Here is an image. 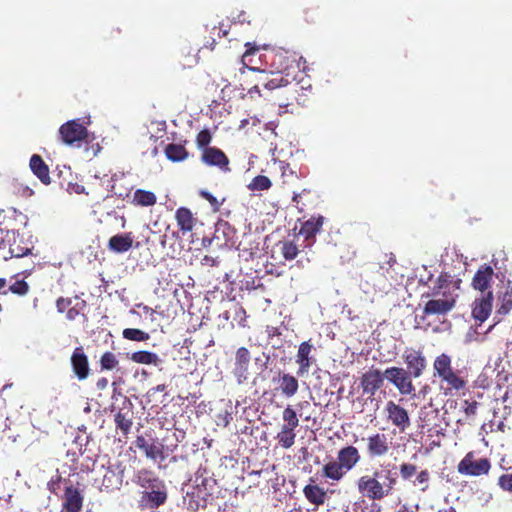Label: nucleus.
Segmentation results:
<instances>
[{
  "instance_id": "f257e3e1",
  "label": "nucleus",
  "mask_w": 512,
  "mask_h": 512,
  "mask_svg": "<svg viewBox=\"0 0 512 512\" xmlns=\"http://www.w3.org/2000/svg\"><path fill=\"white\" fill-rule=\"evenodd\" d=\"M261 86L271 91V99L274 105L285 109V112H293L294 106H304L306 104V93H299L300 87L298 84L282 75L273 74V77H266L263 79Z\"/></svg>"
},
{
  "instance_id": "f03ea898",
  "label": "nucleus",
  "mask_w": 512,
  "mask_h": 512,
  "mask_svg": "<svg viewBox=\"0 0 512 512\" xmlns=\"http://www.w3.org/2000/svg\"><path fill=\"white\" fill-rule=\"evenodd\" d=\"M398 483L397 473L391 470H374L361 475L355 482L358 493L370 501H381L391 496Z\"/></svg>"
},
{
  "instance_id": "7ed1b4c3",
  "label": "nucleus",
  "mask_w": 512,
  "mask_h": 512,
  "mask_svg": "<svg viewBox=\"0 0 512 512\" xmlns=\"http://www.w3.org/2000/svg\"><path fill=\"white\" fill-rule=\"evenodd\" d=\"M359 449L353 445H346L337 451L335 460H330L322 466L321 476L328 482L338 483L352 471L361 461Z\"/></svg>"
},
{
  "instance_id": "20e7f679",
  "label": "nucleus",
  "mask_w": 512,
  "mask_h": 512,
  "mask_svg": "<svg viewBox=\"0 0 512 512\" xmlns=\"http://www.w3.org/2000/svg\"><path fill=\"white\" fill-rule=\"evenodd\" d=\"M245 46L247 47L246 51L242 55V63L244 67H247L249 70L255 72H259L260 77L258 79V83L249 87L247 76L245 75V72L243 71V68L240 69L241 71V79L239 82V85L236 83L233 84L234 89H241L242 91L247 90L248 92H251L253 89H256L259 91L260 85H262L263 79L268 77V74L266 73L265 68H261L260 66H257L258 62L262 61V58H264L265 54H262L260 52V47L256 46L255 44L246 43ZM232 83L229 82L227 86H231ZM242 95L243 92H241Z\"/></svg>"
},
{
  "instance_id": "39448f33",
  "label": "nucleus",
  "mask_w": 512,
  "mask_h": 512,
  "mask_svg": "<svg viewBox=\"0 0 512 512\" xmlns=\"http://www.w3.org/2000/svg\"><path fill=\"white\" fill-rule=\"evenodd\" d=\"M433 369L434 376L446 383L449 390L460 391L466 387L467 381L459 371L453 369L452 359L448 354L442 353L437 356L433 362Z\"/></svg>"
},
{
  "instance_id": "423d86ee",
  "label": "nucleus",
  "mask_w": 512,
  "mask_h": 512,
  "mask_svg": "<svg viewBox=\"0 0 512 512\" xmlns=\"http://www.w3.org/2000/svg\"><path fill=\"white\" fill-rule=\"evenodd\" d=\"M264 60L266 64L269 63L272 69L270 71L271 77H273V74H279L289 78L290 71L298 69L296 55L286 50L271 49L264 55Z\"/></svg>"
},
{
  "instance_id": "0eeeda50",
  "label": "nucleus",
  "mask_w": 512,
  "mask_h": 512,
  "mask_svg": "<svg viewBox=\"0 0 512 512\" xmlns=\"http://www.w3.org/2000/svg\"><path fill=\"white\" fill-rule=\"evenodd\" d=\"M458 296V293L446 290L440 296L428 297L422 309L421 319L424 320L427 316H446L455 308Z\"/></svg>"
},
{
  "instance_id": "6e6552de",
  "label": "nucleus",
  "mask_w": 512,
  "mask_h": 512,
  "mask_svg": "<svg viewBox=\"0 0 512 512\" xmlns=\"http://www.w3.org/2000/svg\"><path fill=\"white\" fill-rule=\"evenodd\" d=\"M385 378L399 391L401 395H412L415 386L412 382L413 375L402 367H389L384 371Z\"/></svg>"
},
{
  "instance_id": "1a4fd4ad",
  "label": "nucleus",
  "mask_w": 512,
  "mask_h": 512,
  "mask_svg": "<svg viewBox=\"0 0 512 512\" xmlns=\"http://www.w3.org/2000/svg\"><path fill=\"white\" fill-rule=\"evenodd\" d=\"M491 468L488 458H476L474 451L468 452L464 458L458 463L457 471L461 475L481 476L487 475Z\"/></svg>"
},
{
  "instance_id": "9d476101",
  "label": "nucleus",
  "mask_w": 512,
  "mask_h": 512,
  "mask_svg": "<svg viewBox=\"0 0 512 512\" xmlns=\"http://www.w3.org/2000/svg\"><path fill=\"white\" fill-rule=\"evenodd\" d=\"M365 452L370 459H379L388 455L391 449V443L387 435L379 432L372 433L366 438Z\"/></svg>"
},
{
  "instance_id": "9b49d317",
  "label": "nucleus",
  "mask_w": 512,
  "mask_h": 512,
  "mask_svg": "<svg viewBox=\"0 0 512 512\" xmlns=\"http://www.w3.org/2000/svg\"><path fill=\"white\" fill-rule=\"evenodd\" d=\"M59 136L64 144L74 145L86 140L88 130L79 122V119L70 120L60 126Z\"/></svg>"
},
{
  "instance_id": "f8f14e48",
  "label": "nucleus",
  "mask_w": 512,
  "mask_h": 512,
  "mask_svg": "<svg viewBox=\"0 0 512 512\" xmlns=\"http://www.w3.org/2000/svg\"><path fill=\"white\" fill-rule=\"evenodd\" d=\"M386 419L400 433H404L411 425V420L408 411L401 405L389 400L385 405Z\"/></svg>"
},
{
  "instance_id": "ddd939ff",
  "label": "nucleus",
  "mask_w": 512,
  "mask_h": 512,
  "mask_svg": "<svg viewBox=\"0 0 512 512\" xmlns=\"http://www.w3.org/2000/svg\"><path fill=\"white\" fill-rule=\"evenodd\" d=\"M406 370L409 371L414 378H419L427 367V360L420 349L406 348L402 354Z\"/></svg>"
},
{
  "instance_id": "4468645a",
  "label": "nucleus",
  "mask_w": 512,
  "mask_h": 512,
  "mask_svg": "<svg viewBox=\"0 0 512 512\" xmlns=\"http://www.w3.org/2000/svg\"><path fill=\"white\" fill-rule=\"evenodd\" d=\"M72 371L79 381H83L90 375L88 357L82 346L76 347L70 357Z\"/></svg>"
},
{
  "instance_id": "2eb2a0df",
  "label": "nucleus",
  "mask_w": 512,
  "mask_h": 512,
  "mask_svg": "<svg viewBox=\"0 0 512 512\" xmlns=\"http://www.w3.org/2000/svg\"><path fill=\"white\" fill-rule=\"evenodd\" d=\"M384 372L382 373L379 369L371 368L360 378V385L363 390V394H368L370 396H374L375 393L383 386L384 384Z\"/></svg>"
},
{
  "instance_id": "dca6fc26",
  "label": "nucleus",
  "mask_w": 512,
  "mask_h": 512,
  "mask_svg": "<svg viewBox=\"0 0 512 512\" xmlns=\"http://www.w3.org/2000/svg\"><path fill=\"white\" fill-rule=\"evenodd\" d=\"M124 406L119 409L114 415V422L116 429L120 430L123 435H128L133 425V404L131 401L124 397Z\"/></svg>"
},
{
  "instance_id": "f3484780",
  "label": "nucleus",
  "mask_w": 512,
  "mask_h": 512,
  "mask_svg": "<svg viewBox=\"0 0 512 512\" xmlns=\"http://www.w3.org/2000/svg\"><path fill=\"white\" fill-rule=\"evenodd\" d=\"M325 218L321 215L312 216L302 223L299 235L307 242L306 246L311 247L316 241V235L321 231Z\"/></svg>"
},
{
  "instance_id": "a211bd4d",
  "label": "nucleus",
  "mask_w": 512,
  "mask_h": 512,
  "mask_svg": "<svg viewBox=\"0 0 512 512\" xmlns=\"http://www.w3.org/2000/svg\"><path fill=\"white\" fill-rule=\"evenodd\" d=\"M493 293L488 291L485 295L475 299L472 309V316L475 320L483 323L492 311Z\"/></svg>"
},
{
  "instance_id": "6ab92c4d",
  "label": "nucleus",
  "mask_w": 512,
  "mask_h": 512,
  "mask_svg": "<svg viewBox=\"0 0 512 512\" xmlns=\"http://www.w3.org/2000/svg\"><path fill=\"white\" fill-rule=\"evenodd\" d=\"M83 507V496L80 490L69 484L65 487L62 509L68 512H80Z\"/></svg>"
},
{
  "instance_id": "aec40b11",
  "label": "nucleus",
  "mask_w": 512,
  "mask_h": 512,
  "mask_svg": "<svg viewBox=\"0 0 512 512\" xmlns=\"http://www.w3.org/2000/svg\"><path fill=\"white\" fill-rule=\"evenodd\" d=\"M250 359V352L247 348L240 347L237 350L233 374L235 375L239 383L247 379Z\"/></svg>"
},
{
  "instance_id": "412c9836",
  "label": "nucleus",
  "mask_w": 512,
  "mask_h": 512,
  "mask_svg": "<svg viewBox=\"0 0 512 512\" xmlns=\"http://www.w3.org/2000/svg\"><path fill=\"white\" fill-rule=\"evenodd\" d=\"M493 276V268L490 265L483 264L478 268V270L474 274L471 285L475 290L485 292L487 289L490 288Z\"/></svg>"
},
{
  "instance_id": "4be33fe9",
  "label": "nucleus",
  "mask_w": 512,
  "mask_h": 512,
  "mask_svg": "<svg viewBox=\"0 0 512 512\" xmlns=\"http://www.w3.org/2000/svg\"><path fill=\"white\" fill-rule=\"evenodd\" d=\"M309 481L310 483L305 485L303 488V494L306 500L316 507L322 506L327 499V493L325 489L317 484H314L313 478H310Z\"/></svg>"
},
{
  "instance_id": "5701e85b",
  "label": "nucleus",
  "mask_w": 512,
  "mask_h": 512,
  "mask_svg": "<svg viewBox=\"0 0 512 512\" xmlns=\"http://www.w3.org/2000/svg\"><path fill=\"white\" fill-rule=\"evenodd\" d=\"M135 446L144 452L145 456L152 460L163 459L162 446L155 441L149 442L144 436L138 435L134 441Z\"/></svg>"
},
{
  "instance_id": "b1692460",
  "label": "nucleus",
  "mask_w": 512,
  "mask_h": 512,
  "mask_svg": "<svg viewBox=\"0 0 512 512\" xmlns=\"http://www.w3.org/2000/svg\"><path fill=\"white\" fill-rule=\"evenodd\" d=\"M312 348L313 346L310 341H304L299 345L296 355V362L299 365L297 370L298 376H303L305 373H308L312 364L310 357Z\"/></svg>"
},
{
  "instance_id": "393cba45",
  "label": "nucleus",
  "mask_w": 512,
  "mask_h": 512,
  "mask_svg": "<svg viewBox=\"0 0 512 512\" xmlns=\"http://www.w3.org/2000/svg\"><path fill=\"white\" fill-rule=\"evenodd\" d=\"M29 167L33 174L44 184L51 183L50 171L48 165L38 154H33L29 161Z\"/></svg>"
},
{
  "instance_id": "a878e982",
  "label": "nucleus",
  "mask_w": 512,
  "mask_h": 512,
  "mask_svg": "<svg viewBox=\"0 0 512 512\" xmlns=\"http://www.w3.org/2000/svg\"><path fill=\"white\" fill-rule=\"evenodd\" d=\"M175 219L179 230L183 235L191 232L197 222V219L194 217L193 213L190 209L186 207H180L175 212Z\"/></svg>"
},
{
  "instance_id": "bb28decb",
  "label": "nucleus",
  "mask_w": 512,
  "mask_h": 512,
  "mask_svg": "<svg viewBox=\"0 0 512 512\" xmlns=\"http://www.w3.org/2000/svg\"><path fill=\"white\" fill-rule=\"evenodd\" d=\"M457 289H459V286L452 285L451 276L446 272H442L438 276L434 286L431 288V292L423 294L422 298L430 296H440V294H443L446 290L454 291V293H457Z\"/></svg>"
},
{
  "instance_id": "cd10ccee",
  "label": "nucleus",
  "mask_w": 512,
  "mask_h": 512,
  "mask_svg": "<svg viewBox=\"0 0 512 512\" xmlns=\"http://www.w3.org/2000/svg\"><path fill=\"white\" fill-rule=\"evenodd\" d=\"M167 500V493L164 489H152V491H144L141 496V503L150 508H158L163 505Z\"/></svg>"
},
{
  "instance_id": "c85d7f7f",
  "label": "nucleus",
  "mask_w": 512,
  "mask_h": 512,
  "mask_svg": "<svg viewBox=\"0 0 512 512\" xmlns=\"http://www.w3.org/2000/svg\"><path fill=\"white\" fill-rule=\"evenodd\" d=\"M278 382V389L286 398H291L297 393L299 388V382L295 376L289 373H282L279 375Z\"/></svg>"
},
{
  "instance_id": "c756f323",
  "label": "nucleus",
  "mask_w": 512,
  "mask_h": 512,
  "mask_svg": "<svg viewBox=\"0 0 512 512\" xmlns=\"http://www.w3.org/2000/svg\"><path fill=\"white\" fill-rule=\"evenodd\" d=\"M133 237L131 233L117 234L112 236L108 242L109 250L116 253H124L131 249Z\"/></svg>"
},
{
  "instance_id": "7c9ffc66",
  "label": "nucleus",
  "mask_w": 512,
  "mask_h": 512,
  "mask_svg": "<svg viewBox=\"0 0 512 512\" xmlns=\"http://www.w3.org/2000/svg\"><path fill=\"white\" fill-rule=\"evenodd\" d=\"M122 485V475L117 473L115 470L110 467L105 469L103 474V479L101 482V490L104 491H113L119 489Z\"/></svg>"
},
{
  "instance_id": "2f4dec72",
  "label": "nucleus",
  "mask_w": 512,
  "mask_h": 512,
  "mask_svg": "<svg viewBox=\"0 0 512 512\" xmlns=\"http://www.w3.org/2000/svg\"><path fill=\"white\" fill-rule=\"evenodd\" d=\"M128 359L137 364L158 366L161 362L159 356L151 351L140 350L127 354Z\"/></svg>"
},
{
  "instance_id": "473e14b6",
  "label": "nucleus",
  "mask_w": 512,
  "mask_h": 512,
  "mask_svg": "<svg viewBox=\"0 0 512 512\" xmlns=\"http://www.w3.org/2000/svg\"><path fill=\"white\" fill-rule=\"evenodd\" d=\"M318 195L310 188H304L299 193H294L292 201L296 204L300 211H303L304 207L314 204L317 200Z\"/></svg>"
},
{
  "instance_id": "72a5a7b5",
  "label": "nucleus",
  "mask_w": 512,
  "mask_h": 512,
  "mask_svg": "<svg viewBox=\"0 0 512 512\" xmlns=\"http://www.w3.org/2000/svg\"><path fill=\"white\" fill-rule=\"evenodd\" d=\"M294 427L282 425L280 431L277 433L276 439L278 444L285 448H291L295 443L296 433Z\"/></svg>"
},
{
  "instance_id": "f704fd0d",
  "label": "nucleus",
  "mask_w": 512,
  "mask_h": 512,
  "mask_svg": "<svg viewBox=\"0 0 512 512\" xmlns=\"http://www.w3.org/2000/svg\"><path fill=\"white\" fill-rule=\"evenodd\" d=\"M134 482L142 488H156L160 482L153 477L152 472L146 469L139 470L135 475Z\"/></svg>"
},
{
  "instance_id": "c9c22d12",
  "label": "nucleus",
  "mask_w": 512,
  "mask_h": 512,
  "mask_svg": "<svg viewBox=\"0 0 512 512\" xmlns=\"http://www.w3.org/2000/svg\"><path fill=\"white\" fill-rule=\"evenodd\" d=\"M165 155L169 160L178 162L185 160L188 152L183 145L171 143L166 146Z\"/></svg>"
},
{
  "instance_id": "e433bc0d",
  "label": "nucleus",
  "mask_w": 512,
  "mask_h": 512,
  "mask_svg": "<svg viewBox=\"0 0 512 512\" xmlns=\"http://www.w3.org/2000/svg\"><path fill=\"white\" fill-rule=\"evenodd\" d=\"M156 201V195L151 191L137 189L134 192L133 203L138 206H153Z\"/></svg>"
},
{
  "instance_id": "4c0bfd02",
  "label": "nucleus",
  "mask_w": 512,
  "mask_h": 512,
  "mask_svg": "<svg viewBox=\"0 0 512 512\" xmlns=\"http://www.w3.org/2000/svg\"><path fill=\"white\" fill-rule=\"evenodd\" d=\"M202 159L209 165H224V152L216 148H206Z\"/></svg>"
},
{
  "instance_id": "58836bf2",
  "label": "nucleus",
  "mask_w": 512,
  "mask_h": 512,
  "mask_svg": "<svg viewBox=\"0 0 512 512\" xmlns=\"http://www.w3.org/2000/svg\"><path fill=\"white\" fill-rule=\"evenodd\" d=\"M280 246L281 254L285 260H293L299 253L298 246L294 241L285 240L278 244Z\"/></svg>"
},
{
  "instance_id": "ea45409f",
  "label": "nucleus",
  "mask_w": 512,
  "mask_h": 512,
  "mask_svg": "<svg viewBox=\"0 0 512 512\" xmlns=\"http://www.w3.org/2000/svg\"><path fill=\"white\" fill-rule=\"evenodd\" d=\"M277 168L281 172V178L283 184L290 183L294 178L299 179V175L290 167L289 163L284 161L275 162Z\"/></svg>"
},
{
  "instance_id": "a19ab883",
  "label": "nucleus",
  "mask_w": 512,
  "mask_h": 512,
  "mask_svg": "<svg viewBox=\"0 0 512 512\" xmlns=\"http://www.w3.org/2000/svg\"><path fill=\"white\" fill-rule=\"evenodd\" d=\"M87 303L83 299L75 297L74 303L67 310L66 317L68 320H75L79 315H84Z\"/></svg>"
},
{
  "instance_id": "79ce46f5",
  "label": "nucleus",
  "mask_w": 512,
  "mask_h": 512,
  "mask_svg": "<svg viewBox=\"0 0 512 512\" xmlns=\"http://www.w3.org/2000/svg\"><path fill=\"white\" fill-rule=\"evenodd\" d=\"M500 305L497 313L500 315L508 314L512 309V288H507L505 292L499 297Z\"/></svg>"
},
{
  "instance_id": "37998d69",
  "label": "nucleus",
  "mask_w": 512,
  "mask_h": 512,
  "mask_svg": "<svg viewBox=\"0 0 512 512\" xmlns=\"http://www.w3.org/2000/svg\"><path fill=\"white\" fill-rule=\"evenodd\" d=\"M122 336L124 339L136 342H144L150 338V335L147 332H144L137 328H126L122 332Z\"/></svg>"
},
{
  "instance_id": "c03bdc74",
  "label": "nucleus",
  "mask_w": 512,
  "mask_h": 512,
  "mask_svg": "<svg viewBox=\"0 0 512 512\" xmlns=\"http://www.w3.org/2000/svg\"><path fill=\"white\" fill-rule=\"evenodd\" d=\"M271 186L272 182L267 176L258 175L252 179L247 187L250 191H264L268 190Z\"/></svg>"
},
{
  "instance_id": "a18cd8bd",
  "label": "nucleus",
  "mask_w": 512,
  "mask_h": 512,
  "mask_svg": "<svg viewBox=\"0 0 512 512\" xmlns=\"http://www.w3.org/2000/svg\"><path fill=\"white\" fill-rule=\"evenodd\" d=\"M99 363L102 370H113L118 366L119 360L113 352L107 351L102 354Z\"/></svg>"
},
{
  "instance_id": "49530a36",
  "label": "nucleus",
  "mask_w": 512,
  "mask_h": 512,
  "mask_svg": "<svg viewBox=\"0 0 512 512\" xmlns=\"http://www.w3.org/2000/svg\"><path fill=\"white\" fill-rule=\"evenodd\" d=\"M282 418L284 421V425L291 426L297 428L299 425V418L297 416L296 411L292 408L291 405H288L282 412Z\"/></svg>"
},
{
  "instance_id": "de8ad7c7",
  "label": "nucleus",
  "mask_w": 512,
  "mask_h": 512,
  "mask_svg": "<svg viewBox=\"0 0 512 512\" xmlns=\"http://www.w3.org/2000/svg\"><path fill=\"white\" fill-rule=\"evenodd\" d=\"M15 295L25 296L30 290L29 284L24 279H16L8 288Z\"/></svg>"
},
{
  "instance_id": "09e8293b",
  "label": "nucleus",
  "mask_w": 512,
  "mask_h": 512,
  "mask_svg": "<svg viewBox=\"0 0 512 512\" xmlns=\"http://www.w3.org/2000/svg\"><path fill=\"white\" fill-rule=\"evenodd\" d=\"M290 81L296 82L298 84V86L300 87L299 93H306L307 96L309 93H311L312 84L311 79L308 76L301 74V77L299 79L293 77Z\"/></svg>"
},
{
  "instance_id": "8fccbe9b",
  "label": "nucleus",
  "mask_w": 512,
  "mask_h": 512,
  "mask_svg": "<svg viewBox=\"0 0 512 512\" xmlns=\"http://www.w3.org/2000/svg\"><path fill=\"white\" fill-rule=\"evenodd\" d=\"M399 472L403 480H409L417 472V466L411 463L403 462L399 466Z\"/></svg>"
},
{
  "instance_id": "3c124183",
  "label": "nucleus",
  "mask_w": 512,
  "mask_h": 512,
  "mask_svg": "<svg viewBox=\"0 0 512 512\" xmlns=\"http://www.w3.org/2000/svg\"><path fill=\"white\" fill-rule=\"evenodd\" d=\"M435 413V411L429 409L428 407L424 406L419 410L418 413V423L421 428H424L425 426H428L430 423V415Z\"/></svg>"
},
{
  "instance_id": "603ef678",
  "label": "nucleus",
  "mask_w": 512,
  "mask_h": 512,
  "mask_svg": "<svg viewBox=\"0 0 512 512\" xmlns=\"http://www.w3.org/2000/svg\"><path fill=\"white\" fill-rule=\"evenodd\" d=\"M479 403L476 400H464L463 411L467 418L476 416Z\"/></svg>"
},
{
  "instance_id": "864d4df0",
  "label": "nucleus",
  "mask_w": 512,
  "mask_h": 512,
  "mask_svg": "<svg viewBox=\"0 0 512 512\" xmlns=\"http://www.w3.org/2000/svg\"><path fill=\"white\" fill-rule=\"evenodd\" d=\"M429 480H430V473L428 470H422L420 471L417 476H416V480H415V484H418V485H421V491L425 492L429 485Z\"/></svg>"
},
{
  "instance_id": "5fc2aeb1",
  "label": "nucleus",
  "mask_w": 512,
  "mask_h": 512,
  "mask_svg": "<svg viewBox=\"0 0 512 512\" xmlns=\"http://www.w3.org/2000/svg\"><path fill=\"white\" fill-rule=\"evenodd\" d=\"M9 252L11 257L21 258L30 253V248L22 247L20 244H16V242H14L10 245Z\"/></svg>"
},
{
  "instance_id": "6e6d98bb",
  "label": "nucleus",
  "mask_w": 512,
  "mask_h": 512,
  "mask_svg": "<svg viewBox=\"0 0 512 512\" xmlns=\"http://www.w3.org/2000/svg\"><path fill=\"white\" fill-rule=\"evenodd\" d=\"M498 484L503 490L512 493V472L501 475Z\"/></svg>"
},
{
  "instance_id": "4d7b16f0",
  "label": "nucleus",
  "mask_w": 512,
  "mask_h": 512,
  "mask_svg": "<svg viewBox=\"0 0 512 512\" xmlns=\"http://www.w3.org/2000/svg\"><path fill=\"white\" fill-rule=\"evenodd\" d=\"M199 147H206L211 141V134L208 130H202L198 133L196 138Z\"/></svg>"
},
{
  "instance_id": "13d9d810",
  "label": "nucleus",
  "mask_w": 512,
  "mask_h": 512,
  "mask_svg": "<svg viewBox=\"0 0 512 512\" xmlns=\"http://www.w3.org/2000/svg\"><path fill=\"white\" fill-rule=\"evenodd\" d=\"M72 304L73 300L71 298L60 297L56 301V308L59 313H63L67 311Z\"/></svg>"
},
{
  "instance_id": "bf43d9fd",
  "label": "nucleus",
  "mask_w": 512,
  "mask_h": 512,
  "mask_svg": "<svg viewBox=\"0 0 512 512\" xmlns=\"http://www.w3.org/2000/svg\"><path fill=\"white\" fill-rule=\"evenodd\" d=\"M396 263V256L393 253H385L383 256V260L380 261V268L385 269L386 265L389 268H393Z\"/></svg>"
},
{
  "instance_id": "052dcab7",
  "label": "nucleus",
  "mask_w": 512,
  "mask_h": 512,
  "mask_svg": "<svg viewBox=\"0 0 512 512\" xmlns=\"http://www.w3.org/2000/svg\"><path fill=\"white\" fill-rule=\"evenodd\" d=\"M200 194L204 199H206L211 204L214 211H218L220 209L221 203L211 193L207 191H201Z\"/></svg>"
},
{
  "instance_id": "680f3d73",
  "label": "nucleus",
  "mask_w": 512,
  "mask_h": 512,
  "mask_svg": "<svg viewBox=\"0 0 512 512\" xmlns=\"http://www.w3.org/2000/svg\"><path fill=\"white\" fill-rule=\"evenodd\" d=\"M61 476H56V478H52L48 482V489L51 493L57 494V491L60 489V483H61Z\"/></svg>"
},
{
  "instance_id": "e2e57ef3",
  "label": "nucleus",
  "mask_w": 512,
  "mask_h": 512,
  "mask_svg": "<svg viewBox=\"0 0 512 512\" xmlns=\"http://www.w3.org/2000/svg\"><path fill=\"white\" fill-rule=\"evenodd\" d=\"M67 191L70 194L71 193L82 194L85 191V187L83 185H81V184H78V183L69 182L68 186H67Z\"/></svg>"
},
{
  "instance_id": "0e129e2a",
  "label": "nucleus",
  "mask_w": 512,
  "mask_h": 512,
  "mask_svg": "<svg viewBox=\"0 0 512 512\" xmlns=\"http://www.w3.org/2000/svg\"><path fill=\"white\" fill-rule=\"evenodd\" d=\"M96 387L98 390H105L108 387V379L106 377H101L96 382Z\"/></svg>"
},
{
  "instance_id": "69168bd1",
  "label": "nucleus",
  "mask_w": 512,
  "mask_h": 512,
  "mask_svg": "<svg viewBox=\"0 0 512 512\" xmlns=\"http://www.w3.org/2000/svg\"><path fill=\"white\" fill-rule=\"evenodd\" d=\"M167 386L165 384H159L149 390V395H154L157 392H163L165 391Z\"/></svg>"
},
{
  "instance_id": "338daca9",
  "label": "nucleus",
  "mask_w": 512,
  "mask_h": 512,
  "mask_svg": "<svg viewBox=\"0 0 512 512\" xmlns=\"http://www.w3.org/2000/svg\"><path fill=\"white\" fill-rule=\"evenodd\" d=\"M437 512H456V509L453 506L446 504L444 507L439 508Z\"/></svg>"
},
{
  "instance_id": "774afa93",
  "label": "nucleus",
  "mask_w": 512,
  "mask_h": 512,
  "mask_svg": "<svg viewBox=\"0 0 512 512\" xmlns=\"http://www.w3.org/2000/svg\"><path fill=\"white\" fill-rule=\"evenodd\" d=\"M506 348H507L506 355L507 356H512V338L507 341Z\"/></svg>"
}]
</instances>
